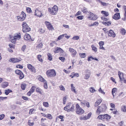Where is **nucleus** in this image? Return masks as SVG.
I'll return each mask as SVG.
<instances>
[{"label": "nucleus", "instance_id": "f257e3e1", "mask_svg": "<svg viewBox=\"0 0 126 126\" xmlns=\"http://www.w3.org/2000/svg\"><path fill=\"white\" fill-rule=\"evenodd\" d=\"M111 118V116L108 114L99 115L97 118V119L107 122L109 121Z\"/></svg>", "mask_w": 126, "mask_h": 126}, {"label": "nucleus", "instance_id": "f03ea898", "mask_svg": "<svg viewBox=\"0 0 126 126\" xmlns=\"http://www.w3.org/2000/svg\"><path fill=\"white\" fill-rule=\"evenodd\" d=\"M107 109V107L105 105L99 106L96 112L97 115H99L101 113L105 112Z\"/></svg>", "mask_w": 126, "mask_h": 126}, {"label": "nucleus", "instance_id": "7ed1b4c3", "mask_svg": "<svg viewBox=\"0 0 126 126\" xmlns=\"http://www.w3.org/2000/svg\"><path fill=\"white\" fill-rule=\"evenodd\" d=\"M46 74L48 78L54 77L56 76V73L54 69H50L47 71Z\"/></svg>", "mask_w": 126, "mask_h": 126}, {"label": "nucleus", "instance_id": "20e7f679", "mask_svg": "<svg viewBox=\"0 0 126 126\" xmlns=\"http://www.w3.org/2000/svg\"><path fill=\"white\" fill-rule=\"evenodd\" d=\"M48 11L50 14L55 15L57 14L58 11V8L56 5H54L51 8H48Z\"/></svg>", "mask_w": 126, "mask_h": 126}, {"label": "nucleus", "instance_id": "39448f33", "mask_svg": "<svg viewBox=\"0 0 126 126\" xmlns=\"http://www.w3.org/2000/svg\"><path fill=\"white\" fill-rule=\"evenodd\" d=\"M76 112L78 114L81 115L84 112V110L78 104L76 105Z\"/></svg>", "mask_w": 126, "mask_h": 126}, {"label": "nucleus", "instance_id": "423d86ee", "mask_svg": "<svg viewBox=\"0 0 126 126\" xmlns=\"http://www.w3.org/2000/svg\"><path fill=\"white\" fill-rule=\"evenodd\" d=\"M22 31L23 32H25L30 31L31 29L28 26L26 23L24 22L22 24Z\"/></svg>", "mask_w": 126, "mask_h": 126}, {"label": "nucleus", "instance_id": "0eeeda50", "mask_svg": "<svg viewBox=\"0 0 126 126\" xmlns=\"http://www.w3.org/2000/svg\"><path fill=\"white\" fill-rule=\"evenodd\" d=\"M71 105L70 103H68L66 106L64 108V110L67 112L73 111L74 110V106L73 105H72L71 107Z\"/></svg>", "mask_w": 126, "mask_h": 126}, {"label": "nucleus", "instance_id": "6e6552de", "mask_svg": "<svg viewBox=\"0 0 126 126\" xmlns=\"http://www.w3.org/2000/svg\"><path fill=\"white\" fill-rule=\"evenodd\" d=\"M45 24L47 27V28L49 31H52L54 30V28L53 26L51 23L47 21H46L45 22Z\"/></svg>", "mask_w": 126, "mask_h": 126}, {"label": "nucleus", "instance_id": "1a4fd4ad", "mask_svg": "<svg viewBox=\"0 0 126 126\" xmlns=\"http://www.w3.org/2000/svg\"><path fill=\"white\" fill-rule=\"evenodd\" d=\"M21 38V34L20 33L19 34H16L14 36L13 38L11 39L12 43L15 42L16 40H19Z\"/></svg>", "mask_w": 126, "mask_h": 126}, {"label": "nucleus", "instance_id": "9d476101", "mask_svg": "<svg viewBox=\"0 0 126 126\" xmlns=\"http://www.w3.org/2000/svg\"><path fill=\"white\" fill-rule=\"evenodd\" d=\"M34 15L37 17H42L43 15L41 11L38 8L36 9L35 10L34 12Z\"/></svg>", "mask_w": 126, "mask_h": 126}, {"label": "nucleus", "instance_id": "9b49d317", "mask_svg": "<svg viewBox=\"0 0 126 126\" xmlns=\"http://www.w3.org/2000/svg\"><path fill=\"white\" fill-rule=\"evenodd\" d=\"M107 32L108 34V36L115 37L116 36V34L112 30L107 31Z\"/></svg>", "mask_w": 126, "mask_h": 126}, {"label": "nucleus", "instance_id": "f8f14e48", "mask_svg": "<svg viewBox=\"0 0 126 126\" xmlns=\"http://www.w3.org/2000/svg\"><path fill=\"white\" fill-rule=\"evenodd\" d=\"M118 75L119 77L120 80L121 81H122L123 80L125 77L126 76V75L123 73L121 72L120 71L118 72Z\"/></svg>", "mask_w": 126, "mask_h": 126}, {"label": "nucleus", "instance_id": "ddd939ff", "mask_svg": "<svg viewBox=\"0 0 126 126\" xmlns=\"http://www.w3.org/2000/svg\"><path fill=\"white\" fill-rule=\"evenodd\" d=\"M69 52L72 53L71 55L72 57H74L76 55L77 52L75 50L71 48H69Z\"/></svg>", "mask_w": 126, "mask_h": 126}, {"label": "nucleus", "instance_id": "4468645a", "mask_svg": "<svg viewBox=\"0 0 126 126\" xmlns=\"http://www.w3.org/2000/svg\"><path fill=\"white\" fill-rule=\"evenodd\" d=\"M112 18L115 20H118L120 18V13L115 14L112 16Z\"/></svg>", "mask_w": 126, "mask_h": 126}, {"label": "nucleus", "instance_id": "2eb2a0df", "mask_svg": "<svg viewBox=\"0 0 126 126\" xmlns=\"http://www.w3.org/2000/svg\"><path fill=\"white\" fill-rule=\"evenodd\" d=\"M59 52L62 53H63V51L61 48L60 47H56V49H55L54 51V52L55 53H56Z\"/></svg>", "mask_w": 126, "mask_h": 126}, {"label": "nucleus", "instance_id": "dca6fc26", "mask_svg": "<svg viewBox=\"0 0 126 126\" xmlns=\"http://www.w3.org/2000/svg\"><path fill=\"white\" fill-rule=\"evenodd\" d=\"M98 44L99 46V49H102L104 50H105V49L103 47V45H104V43L103 41H101L99 42L98 43Z\"/></svg>", "mask_w": 126, "mask_h": 126}, {"label": "nucleus", "instance_id": "f3484780", "mask_svg": "<svg viewBox=\"0 0 126 126\" xmlns=\"http://www.w3.org/2000/svg\"><path fill=\"white\" fill-rule=\"evenodd\" d=\"M21 58H11L10 59V61L13 63H16L19 62L21 61Z\"/></svg>", "mask_w": 126, "mask_h": 126}, {"label": "nucleus", "instance_id": "a211bd4d", "mask_svg": "<svg viewBox=\"0 0 126 126\" xmlns=\"http://www.w3.org/2000/svg\"><path fill=\"white\" fill-rule=\"evenodd\" d=\"M102 101V100L101 98L98 99L95 103L94 105L95 107L97 106L100 104Z\"/></svg>", "mask_w": 126, "mask_h": 126}, {"label": "nucleus", "instance_id": "6ab92c4d", "mask_svg": "<svg viewBox=\"0 0 126 126\" xmlns=\"http://www.w3.org/2000/svg\"><path fill=\"white\" fill-rule=\"evenodd\" d=\"M36 91L37 93L40 94H43V92L42 90L39 87H38L36 88Z\"/></svg>", "mask_w": 126, "mask_h": 126}, {"label": "nucleus", "instance_id": "aec40b11", "mask_svg": "<svg viewBox=\"0 0 126 126\" xmlns=\"http://www.w3.org/2000/svg\"><path fill=\"white\" fill-rule=\"evenodd\" d=\"M1 85L2 88H4L8 86V83L7 82L4 81L2 82Z\"/></svg>", "mask_w": 126, "mask_h": 126}, {"label": "nucleus", "instance_id": "412c9836", "mask_svg": "<svg viewBox=\"0 0 126 126\" xmlns=\"http://www.w3.org/2000/svg\"><path fill=\"white\" fill-rule=\"evenodd\" d=\"M24 39L26 40H30V39H31V36L29 34L26 33L24 36Z\"/></svg>", "mask_w": 126, "mask_h": 126}, {"label": "nucleus", "instance_id": "4be33fe9", "mask_svg": "<svg viewBox=\"0 0 126 126\" xmlns=\"http://www.w3.org/2000/svg\"><path fill=\"white\" fill-rule=\"evenodd\" d=\"M37 77L38 80L41 82H44L46 81L41 75H39L37 76Z\"/></svg>", "mask_w": 126, "mask_h": 126}, {"label": "nucleus", "instance_id": "5701e85b", "mask_svg": "<svg viewBox=\"0 0 126 126\" xmlns=\"http://www.w3.org/2000/svg\"><path fill=\"white\" fill-rule=\"evenodd\" d=\"M101 13L104 16H107L109 15V13L107 12L104 11H101Z\"/></svg>", "mask_w": 126, "mask_h": 126}, {"label": "nucleus", "instance_id": "b1692460", "mask_svg": "<svg viewBox=\"0 0 126 126\" xmlns=\"http://www.w3.org/2000/svg\"><path fill=\"white\" fill-rule=\"evenodd\" d=\"M46 118L43 119L42 118L41 119V126H44L45 125L46 122L45 120H46Z\"/></svg>", "mask_w": 126, "mask_h": 126}, {"label": "nucleus", "instance_id": "393cba45", "mask_svg": "<svg viewBox=\"0 0 126 126\" xmlns=\"http://www.w3.org/2000/svg\"><path fill=\"white\" fill-rule=\"evenodd\" d=\"M120 32L123 35H125L126 33V30L124 29L123 28L120 29Z\"/></svg>", "mask_w": 126, "mask_h": 126}, {"label": "nucleus", "instance_id": "a878e982", "mask_svg": "<svg viewBox=\"0 0 126 126\" xmlns=\"http://www.w3.org/2000/svg\"><path fill=\"white\" fill-rule=\"evenodd\" d=\"M47 55L48 56V59L50 61H51L52 58L51 54L49 53H48L47 54Z\"/></svg>", "mask_w": 126, "mask_h": 126}, {"label": "nucleus", "instance_id": "bb28decb", "mask_svg": "<svg viewBox=\"0 0 126 126\" xmlns=\"http://www.w3.org/2000/svg\"><path fill=\"white\" fill-rule=\"evenodd\" d=\"M41 56H42L41 55H37V58L39 62L42 63L43 62V59L41 58Z\"/></svg>", "mask_w": 126, "mask_h": 126}, {"label": "nucleus", "instance_id": "cd10ccee", "mask_svg": "<svg viewBox=\"0 0 126 126\" xmlns=\"http://www.w3.org/2000/svg\"><path fill=\"white\" fill-rule=\"evenodd\" d=\"M102 23L106 26H109L111 25V23L110 21L107 22H102Z\"/></svg>", "mask_w": 126, "mask_h": 126}, {"label": "nucleus", "instance_id": "c85d7f7f", "mask_svg": "<svg viewBox=\"0 0 126 126\" xmlns=\"http://www.w3.org/2000/svg\"><path fill=\"white\" fill-rule=\"evenodd\" d=\"M98 18L97 16L96 15H94V16L92 17V19H91V20H96Z\"/></svg>", "mask_w": 126, "mask_h": 126}, {"label": "nucleus", "instance_id": "c756f323", "mask_svg": "<svg viewBox=\"0 0 126 126\" xmlns=\"http://www.w3.org/2000/svg\"><path fill=\"white\" fill-rule=\"evenodd\" d=\"M17 20L18 21H22L24 20L25 18H24L22 17V16H17Z\"/></svg>", "mask_w": 126, "mask_h": 126}, {"label": "nucleus", "instance_id": "7c9ffc66", "mask_svg": "<svg viewBox=\"0 0 126 126\" xmlns=\"http://www.w3.org/2000/svg\"><path fill=\"white\" fill-rule=\"evenodd\" d=\"M121 110L123 112H126V106L125 105H123L121 108Z\"/></svg>", "mask_w": 126, "mask_h": 126}, {"label": "nucleus", "instance_id": "2f4dec72", "mask_svg": "<svg viewBox=\"0 0 126 126\" xmlns=\"http://www.w3.org/2000/svg\"><path fill=\"white\" fill-rule=\"evenodd\" d=\"M91 47L92 50L94 51L95 52H96L97 51V48L95 47L94 46L92 45L91 46Z\"/></svg>", "mask_w": 126, "mask_h": 126}, {"label": "nucleus", "instance_id": "473e14b6", "mask_svg": "<svg viewBox=\"0 0 126 126\" xmlns=\"http://www.w3.org/2000/svg\"><path fill=\"white\" fill-rule=\"evenodd\" d=\"M71 91L74 92V93H76V91L75 87L73 86V84H71Z\"/></svg>", "mask_w": 126, "mask_h": 126}, {"label": "nucleus", "instance_id": "72a5a7b5", "mask_svg": "<svg viewBox=\"0 0 126 126\" xmlns=\"http://www.w3.org/2000/svg\"><path fill=\"white\" fill-rule=\"evenodd\" d=\"M71 74L73 75L72 78H73L75 77H78L79 76V74L78 73H75L74 72H73L71 73Z\"/></svg>", "mask_w": 126, "mask_h": 126}, {"label": "nucleus", "instance_id": "f704fd0d", "mask_svg": "<svg viewBox=\"0 0 126 126\" xmlns=\"http://www.w3.org/2000/svg\"><path fill=\"white\" fill-rule=\"evenodd\" d=\"M90 73L88 72L87 74L84 77V79H88L90 76Z\"/></svg>", "mask_w": 126, "mask_h": 126}, {"label": "nucleus", "instance_id": "c9c22d12", "mask_svg": "<svg viewBox=\"0 0 126 126\" xmlns=\"http://www.w3.org/2000/svg\"><path fill=\"white\" fill-rule=\"evenodd\" d=\"M12 92V90L10 89H7L5 90V93L6 95H8L9 93Z\"/></svg>", "mask_w": 126, "mask_h": 126}, {"label": "nucleus", "instance_id": "e433bc0d", "mask_svg": "<svg viewBox=\"0 0 126 126\" xmlns=\"http://www.w3.org/2000/svg\"><path fill=\"white\" fill-rule=\"evenodd\" d=\"M65 34L60 35L58 38L57 41H59L64 36Z\"/></svg>", "mask_w": 126, "mask_h": 126}, {"label": "nucleus", "instance_id": "4c0bfd02", "mask_svg": "<svg viewBox=\"0 0 126 126\" xmlns=\"http://www.w3.org/2000/svg\"><path fill=\"white\" fill-rule=\"evenodd\" d=\"M94 16V14L91 12H90L89 13V15L88 17V18L90 20H91V19H92V17Z\"/></svg>", "mask_w": 126, "mask_h": 126}, {"label": "nucleus", "instance_id": "58836bf2", "mask_svg": "<svg viewBox=\"0 0 126 126\" xmlns=\"http://www.w3.org/2000/svg\"><path fill=\"white\" fill-rule=\"evenodd\" d=\"M26 87V84L25 83L22 84L21 85V87L22 89L23 90H25Z\"/></svg>", "mask_w": 126, "mask_h": 126}, {"label": "nucleus", "instance_id": "ea45409f", "mask_svg": "<svg viewBox=\"0 0 126 126\" xmlns=\"http://www.w3.org/2000/svg\"><path fill=\"white\" fill-rule=\"evenodd\" d=\"M79 55L81 58H83L85 57L86 56L85 54L84 53H79Z\"/></svg>", "mask_w": 126, "mask_h": 126}, {"label": "nucleus", "instance_id": "a19ab883", "mask_svg": "<svg viewBox=\"0 0 126 126\" xmlns=\"http://www.w3.org/2000/svg\"><path fill=\"white\" fill-rule=\"evenodd\" d=\"M43 46V44L42 43H40L38 44L36 47L37 49L41 48Z\"/></svg>", "mask_w": 126, "mask_h": 126}, {"label": "nucleus", "instance_id": "79ce46f5", "mask_svg": "<svg viewBox=\"0 0 126 126\" xmlns=\"http://www.w3.org/2000/svg\"><path fill=\"white\" fill-rule=\"evenodd\" d=\"M117 89L116 88H114L112 90V93L114 97V94L115 93Z\"/></svg>", "mask_w": 126, "mask_h": 126}, {"label": "nucleus", "instance_id": "37998d69", "mask_svg": "<svg viewBox=\"0 0 126 126\" xmlns=\"http://www.w3.org/2000/svg\"><path fill=\"white\" fill-rule=\"evenodd\" d=\"M87 118V116H83L82 117H80V119L81 120H86L88 119Z\"/></svg>", "mask_w": 126, "mask_h": 126}, {"label": "nucleus", "instance_id": "c03bdc74", "mask_svg": "<svg viewBox=\"0 0 126 126\" xmlns=\"http://www.w3.org/2000/svg\"><path fill=\"white\" fill-rule=\"evenodd\" d=\"M46 117L50 119H52V117L50 114H47Z\"/></svg>", "mask_w": 126, "mask_h": 126}, {"label": "nucleus", "instance_id": "a18cd8bd", "mask_svg": "<svg viewBox=\"0 0 126 126\" xmlns=\"http://www.w3.org/2000/svg\"><path fill=\"white\" fill-rule=\"evenodd\" d=\"M43 106L46 107H49V104L47 102H44L43 103Z\"/></svg>", "mask_w": 126, "mask_h": 126}, {"label": "nucleus", "instance_id": "49530a36", "mask_svg": "<svg viewBox=\"0 0 126 126\" xmlns=\"http://www.w3.org/2000/svg\"><path fill=\"white\" fill-rule=\"evenodd\" d=\"M44 88L45 89H47V81H46L44 82Z\"/></svg>", "mask_w": 126, "mask_h": 126}, {"label": "nucleus", "instance_id": "de8ad7c7", "mask_svg": "<svg viewBox=\"0 0 126 126\" xmlns=\"http://www.w3.org/2000/svg\"><path fill=\"white\" fill-rule=\"evenodd\" d=\"M59 87L61 90L64 91H65V88L63 85H61L59 86Z\"/></svg>", "mask_w": 126, "mask_h": 126}, {"label": "nucleus", "instance_id": "09e8293b", "mask_svg": "<svg viewBox=\"0 0 126 126\" xmlns=\"http://www.w3.org/2000/svg\"><path fill=\"white\" fill-rule=\"evenodd\" d=\"M26 10L27 13H30L31 12V8L29 7H27L26 8Z\"/></svg>", "mask_w": 126, "mask_h": 126}, {"label": "nucleus", "instance_id": "8fccbe9b", "mask_svg": "<svg viewBox=\"0 0 126 126\" xmlns=\"http://www.w3.org/2000/svg\"><path fill=\"white\" fill-rule=\"evenodd\" d=\"M13 71V69L10 68H8L7 69V72H12Z\"/></svg>", "mask_w": 126, "mask_h": 126}, {"label": "nucleus", "instance_id": "3c124183", "mask_svg": "<svg viewBox=\"0 0 126 126\" xmlns=\"http://www.w3.org/2000/svg\"><path fill=\"white\" fill-rule=\"evenodd\" d=\"M21 15L22 16V17L24 18H25L26 17V15L25 13H24V12L22 11L21 14Z\"/></svg>", "mask_w": 126, "mask_h": 126}, {"label": "nucleus", "instance_id": "603ef678", "mask_svg": "<svg viewBox=\"0 0 126 126\" xmlns=\"http://www.w3.org/2000/svg\"><path fill=\"white\" fill-rule=\"evenodd\" d=\"M72 39L74 40H78L79 39V37L78 36H74Z\"/></svg>", "mask_w": 126, "mask_h": 126}, {"label": "nucleus", "instance_id": "864d4df0", "mask_svg": "<svg viewBox=\"0 0 126 126\" xmlns=\"http://www.w3.org/2000/svg\"><path fill=\"white\" fill-rule=\"evenodd\" d=\"M84 18V16L82 15L80 16H78L77 17V18L79 19L82 20Z\"/></svg>", "mask_w": 126, "mask_h": 126}, {"label": "nucleus", "instance_id": "5fc2aeb1", "mask_svg": "<svg viewBox=\"0 0 126 126\" xmlns=\"http://www.w3.org/2000/svg\"><path fill=\"white\" fill-rule=\"evenodd\" d=\"M66 99V96H64L63 98V104H65Z\"/></svg>", "mask_w": 126, "mask_h": 126}, {"label": "nucleus", "instance_id": "6e6d98bb", "mask_svg": "<svg viewBox=\"0 0 126 126\" xmlns=\"http://www.w3.org/2000/svg\"><path fill=\"white\" fill-rule=\"evenodd\" d=\"M101 19L104 21H107L109 20L107 18L103 17H101Z\"/></svg>", "mask_w": 126, "mask_h": 126}, {"label": "nucleus", "instance_id": "4d7b16f0", "mask_svg": "<svg viewBox=\"0 0 126 126\" xmlns=\"http://www.w3.org/2000/svg\"><path fill=\"white\" fill-rule=\"evenodd\" d=\"M19 75V78L20 79H22L24 77V75L22 72Z\"/></svg>", "mask_w": 126, "mask_h": 126}, {"label": "nucleus", "instance_id": "13d9d810", "mask_svg": "<svg viewBox=\"0 0 126 126\" xmlns=\"http://www.w3.org/2000/svg\"><path fill=\"white\" fill-rule=\"evenodd\" d=\"M26 45H24L21 48V50L24 51L26 48Z\"/></svg>", "mask_w": 126, "mask_h": 126}, {"label": "nucleus", "instance_id": "bf43d9fd", "mask_svg": "<svg viewBox=\"0 0 126 126\" xmlns=\"http://www.w3.org/2000/svg\"><path fill=\"white\" fill-rule=\"evenodd\" d=\"M15 72L17 74L19 75L22 72L19 70H16L15 71Z\"/></svg>", "mask_w": 126, "mask_h": 126}, {"label": "nucleus", "instance_id": "052dcab7", "mask_svg": "<svg viewBox=\"0 0 126 126\" xmlns=\"http://www.w3.org/2000/svg\"><path fill=\"white\" fill-rule=\"evenodd\" d=\"M27 67L29 70L32 71V65L31 64H28L27 65Z\"/></svg>", "mask_w": 126, "mask_h": 126}, {"label": "nucleus", "instance_id": "680f3d73", "mask_svg": "<svg viewBox=\"0 0 126 126\" xmlns=\"http://www.w3.org/2000/svg\"><path fill=\"white\" fill-rule=\"evenodd\" d=\"M55 42L54 41H53L50 44V47H52L54 46V44H55Z\"/></svg>", "mask_w": 126, "mask_h": 126}, {"label": "nucleus", "instance_id": "e2e57ef3", "mask_svg": "<svg viewBox=\"0 0 126 126\" xmlns=\"http://www.w3.org/2000/svg\"><path fill=\"white\" fill-rule=\"evenodd\" d=\"M59 59L63 62H64L65 60V58L63 57H59Z\"/></svg>", "mask_w": 126, "mask_h": 126}, {"label": "nucleus", "instance_id": "0e129e2a", "mask_svg": "<svg viewBox=\"0 0 126 126\" xmlns=\"http://www.w3.org/2000/svg\"><path fill=\"white\" fill-rule=\"evenodd\" d=\"M82 11L84 13H86L88 12V11L87 10V9L85 8H84L82 10Z\"/></svg>", "mask_w": 126, "mask_h": 126}, {"label": "nucleus", "instance_id": "69168bd1", "mask_svg": "<svg viewBox=\"0 0 126 126\" xmlns=\"http://www.w3.org/2000/svg\"><path fill=\"white\" fill-rule=\"evenodd\" d=\"M90 91L91 92L93 93L95 91V90L92 87H91L90 88Z\"/></svg>", "mask_w": 126, "mask_h": 126}, {"label": "nucleus", "instance_id": "338daca9", "mask_svg": "<svg viewBox=\"0 0 126 126\" xmlns=\"http://www.w3.org/2000/svg\"><path fill=\"white\" fill-rule=\"evenodd\" d=\"M110 107L112 108H114L115 107V106L114 104L113 103H111L110 104Z\"/></svg>", "mask_w": 126, "mask_h": 126}, {"label": "nucleus", "instance_id": "774afa93", "mask_svg": "<svg viewBox=\"0 0 126 126\" xmlns=\"http://www.w3.org/2000/svg\"><path fill=\"white\" fill-rule=\"evenodd\" d=\"M92 114V113L91 112L89 113L88 114L87 116V118L88 119H89L91 117Z\"/></svg>", "mask_w": 126, "mask_h": 126}]
</instances>
